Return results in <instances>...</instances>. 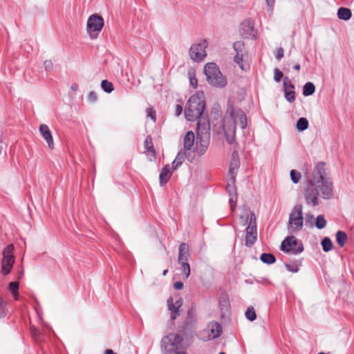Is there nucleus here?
Segmentation results:
<instances>
[{
    "label": "nucleus",
    "mask_w": 354,
    "mask_h": 354,
    "mask_svg": "<svg viewBox=\"0 0 354 354\" xmlns=\"http://www.w3.org/2000/svg\"><path fill=\"white\" fill-rule=\"evenodd\" d=\"M325 163H317L313 171V177L308 179L304 189V198L307 205L316 207L319 205V196L328 199L333 195V184L325 178Z\"/></svg>",
    "instance_id": "obj_1"
},
{
    "label": "nucleus",
    "mask_w": 354,
    "mask_h": 354,
    "mask_svg": "<svg viewBox=\"0 0 354 354\" xmlns=\"http://www.w3.org/2000/svg\"><path fill=\"white\" fill-rule=\"evenodd\" d=\"M205 109L204 93L203 92H197L189 97L185 106V116L189 121L198 120V122L202 118L208 120L207 117L203 115Z\"/></svg>",
    "instance_id": "obj_2"
},
{
    "label": "nucleus",
    "mask_w": 354,
    "mask_h": 354,
    "mask_svg": "<svg viewBox=\"0 0 354 354\" xmlns=\"http://www.w3.org/2000/svg\"><path fill=\"white\" fill-rule=\"evenodd\" d=\"M240 125L244 129L247 127V117L245 113L240 110H232L230 118L225 119L223 124V130L226 140L229 143H232L235 139L236 126Z\"/></svg>",
    "instance_id": "obj_3"
},
{
    "label": "nucleus",
    "mask_w": 354,
    "mask_h": 354,
    "mask_svg": "<svg viewBox=\"0 0 354 354\" xmlns=\"http://www.w3.org/2000/svg\"><path fill=\"white\" fill-rule=\"evenodd\" d=\"M210 140V124L209 120L202 118L197 122V137L196 142V152L203 155L209 146Z\"/></svg>",
    "instance_id": "obj_4"
},
{
    "label": "nucleus",
    "mask_w": 354,
    "mask_h": 354,
    "mask_svg": "<svg viewBox=\"0 0 354 354\" xmlns=\"http://www.w3.org/2000/svg\"><path fill=\"white\" fill-rule=\"evenodd\" d=\"M204 73L206 75L207 82L212 86L216 88H224L227 84V80L222 74L219 68L215 63H207L205 65Z\"/></svg>",
    "instance_id": "obj_5"
},
{
    "label": "nucleus",
    "mask_w": 354,
    "mask_h": 354,
    "mask_svg": "<svg viewBox=\"0 0 354 354\" xmlns=\"http://www.w3.org/2000/svg\"><path fill=\"white\" fill-rule=\"evenodd\" d=\"M304 226L303 207L300 204L294 206L289 214L287 225L290 233L294 234L301 231Z\"/></svg>",
    "instance_id": "obj_6"
},
{
    "label": "nucleus",
    "mask_w": 354,
    "mask_h": 354,
    "mask_svg": "<svg viewBox=\"0 0 354 354\" xmlns=\"http://www.w3.org/2000/svg\"><path fill=\"white\" fill-rule=\"evenodd\" d=\"M182 342V337L177 333H170L162 339V348L165 354H175L178 353Z\"/></svg>",
    "instance_id": "obj_7"
},
{
    "label": "nucleus",
    "mask_w": 354,
    "mask_h": 354,
    "mask_svg": "<svg viewBox=\"0 0 354 354\" xmlns=\"http://www.w3.org/2000/svg\"><path fill=\"white\" fill-rule=\"evenodd\" d=\"M104 24V19L97 14L92 15L88 17L86 30L91 39L97 38Z\"/></svg>",
    "instance_id": "obj_8"
},
{
    "label": "nucleus",
    "mask_w": 354,
    "mask_h": 354,
    "mask_svg": "<svg viewBox=\"0 0 354 354\" xmlns=\"http://www.w3.org/2000/svg\"><path fill=\"white\" fill-rule=\"evenodd\" d=\"M13 250V245L10 244L6 246L3 251V259L1 260V272L4 275H7L10 272L15 263Z\"/></svg>",
    "instance_id": "obj_9"
},
{
    "label": "nucleus",
    "mask_w": 354,
    "mask_h": 354,
    "mask_svg": "<svg viewBox=\"0 0 354 354\" xmlns=\"http://www.w3.org/2000/svg\"><path fill=\"white\" fill-rule=\"evenodd\" d=\"M281 250L286 253L297 254L304 250V247L301 241H298L295 236H290L282 241Z\"/></svg>",
    "instance_id": "obj_10"
},
{
    "label": "nucleus",
    "mask_w": 354,
    "mask_h": 354,
    "mask_svg": "<svg viewBox=\"0 0 354 354\" xmlns=\"http://www.w3.org/2000/svg\"><path fill=\"white\" fill-rule=\"evenodd\" d=\"M257 230L256 216L254 212H250V220L246 228L245 245L252 246L257 241Z\"/></svg>",
    "instance_id": "obj_11"
},
{
    "label": "nucleus",
    "mask_w": 354,
    "mask_h": 354,
    "mask_svg": "<svg viewBox=\"0 0 354 354\" xmlns=\"http://www.w3.org/2000/svg\"><path fill=\"white\" fill-rule=\"evenodd\" d=\"M207 46L206 40H203L198 44H194L189 49V55L194 62L203 60L207 55L205 48Z\"/></svg>",
    "instance_id": "obj_12"
},
{
    "label": "nucleus",
    "mask_w": 354,
    "mask_h": 354,
    "mask_svg": "<svg viewBox=\"0 0 354 354\" xmlns=\"http://www.w3.org/2000/svg\"><path fill=\"white\" fill-rule=\"evenodd\" d=\"M183 299L178 296L170 297L167 299V306L171 313L170 318L171 320H174L180 316V308L183 306Z\"/></svg>",
    "instance_id": "obj_13"
},
{
    "label": "nucleus",
    "mask_w": 354,
    "mask_h": 354,
    "mask_svg": "<svg viewBox=\"0 0 354 354\" xmlns=\"http://www.w3.org/2000/svg\"><path fill=\"white\" fill-rule=\"evenodd\" d=\"M239 31L241 35L246 39L255 38L257 33L254 26V22L251 19H248L241 24Z\"/></svg>",
    "instance_id": "obj_14"
},
{
    "label": "nucleus",
    "mask_w": 354,
    "mask_h": 354,
    "mask_svg": "<svg viewBox=\"0 0 354 354\" xmlns=\"http://www.w3.org/2000/svg\"><path fill=\"white\" fill-rule=\"evenodd\" d=\"M283 87L286 100L289 102H294L295 100V86L288 77L283 78Z\"/></svg>",
    "instance_id": "obj_15"
},
{
    "label": "nucleus",
    "mask_w": 354,
    "mask_h": 354,
    "mask_svg": "<svg viewBox=\"0 0 354 354\" xmlns=\"http://www.w3.org/2000/svg\"><path fill=\"white\" fill-rule=\"evenodd\" d=\"M207 332H209V339H215L218 337L222 333L221 326L216 322L209 323L207 327Z\"/></svg>",
    "instance_id": "obj_16"
},
{
    "label": "nucleus",
    "mask_w": 354,
    "mask_h": 354,
    "mask_svg": "<svg viewBox=\"0 0 354 354\" xmlns=\"http://www.w3.org/2000/svg\"><path fill=\"white\" fill-rule=\"evenodd\" d=\"M39 132L41 134L43 138L46 141L48 147L50 149H53V138L48 127L46 124H41L39 126Z\"/></svg>",
    "instance_id": "obj_17"
},
{
    "label": "nucleus",
    "mask_w": 354,
    "mask_h": 354,
    "mask_svg": "<svg viewBox=\"0 0 354 354\" xmlns=\"http://www.w3.org/2000/svg\"><path fill=\"white\" fill-rule=\"evenodd\" d=\"M197 322L196 310L194 307H191L187 310V315L185 319V326L186 328L194 327Z\"/></svg>",
    "instance_id": "obj_18"
},
{
    "label": "nucleus",
    "mask_w": 354,
    "mask_h": 354,
    "mask_svg": "<svg viewBox=\"0 0 354 354\" xmlns=\"http://www.w3.org/2000/svg\"><path fill=\"white\" fill-rule=\"evenodd\" d=\"M239 166L240 162L238 158V154L236 152H234L232 154V159L229 166V173L231 176V179L232 180H233V183L235 181L236 171L239 169Z\"/></svg>",
    "instance_id": "obj_19"
},
{
    "label": "nucleus",
    "mask_w": 354,
    "mask_h": 354,
    "mask_svg": "<svg viewBox=\"0 0 354 354\" xmlns=\"http://www.w3.org/2000/svg\"><path fill=\"white\" fill-rule=\"evenodd\" d=\"M190 257L189 245L185 243H181L178 247V262L187 261Z\"/></svg>",
    "instance_id": "obj_20"
},
{
    "label": "nucleus",
    "mask_w": 354,
    "mask_h": 354,
    "mask_svg": "<svg viewBox=\"0 0 354 354\" xmlns=\"http://www.w3.org/2000/svg\"><path fill=\"white\" fill-rule=\"evenodd\" d=\"M171 174L172 171L170 169V166L169 165H167L165 167L162 168L159 176L160 186L165 185L169 181Z\"/></svg>",
    "instance_id": "obj_21"
},
{
    "label": "nucleus",
    "mask_w": 354,
    "mask_h": 354,
    "mask_svg": "<svg viewBox=\"0 0 354 354\" xmlns=\"http://www.w3.org/2000/svg\"><path fill=\"white\" fill-rule=\"evenodd\" d=\"M195 142V136L193 131H188L183 139L184 149L186 151L191 150L194 147Z\"/></svg>",
    "instance_id": "obj_22"
},
{
    "label": "nucleus",
    "mask_w": 354,
    "mask_h": 354,
    "mask_svg": "<svg viewBox=\"0 0 354 354\" xmlns=\"http://www.w3.org/2000/svg\"><path fill=\"white\" fill-rule=\"evenodd\" d=\"M351 11L348 8L342 7L337 10V16L340 19L347 21L351 19Z\"/></svg>",
    "instance_id": "obj_23"
},
{
    "label": "nucleus",
    "mask_w": 354,
    "mask_h": 354,
    "mask_svg": "<svg viewBox=\"0 0 354 354\" xmlns=\"http://www.w3.org/2000/svg\"><path fill=\"white\" fill-rule=\"evenodd\" d=\"M247 55L246 53H236L234 57V62L239 66L240 68L243 71L248 70V66L244 64V57Z\"/></svg>",
    "instance_id": "obj_24"
},
{
    "label": "nucleus",
    "mask_w": 354,
    "mask_h": 354,
    "mask_svg": "<svg viewBox=\"0 0 354 354\" xmlns=\"http://www.w3.org/2000/svg\"><path fill=\"white\" fill-rule=\"evenodd\" d=\"M184 160H185V152L180 151L177 153L176 158L174 159V160L172 162L173 171L176 170L182 165Z\"/></svg>",
    "instance_id": "obj_25"
},
{
    "label": "nucleus",
    "mask_w": 354,
    "mask_h": 354,
    "mask_svg": "<svg viewBox=\"0 0 354 354\" xmlns=\"http://www.w3.org/2000/svg\"><path fill=\"white\" fill-rule=\"evenodd\" d=\"M145 148L146 151L149 154H151L153 156H156V151L153 147V144L152 142V138L151 136H147L145 140Z\"/></svg>",
    "instance_id": "obj_26"
},
{
    "label": "nucleus",
    "mask_w": 354,
    "mask_h": 354,
    "mask_svg": "<svg viewBox=\"0 0 354 354\" xmlns=\"http://www.w3.org/2000/svg\"><path fill=\"white\" fill-rule=\"evenodd\" d=\"M187 75L189 80L190 85L196 88L198 86V80L196 77V71L193 68H189L187 71Z\"/></svg>",
    "instance_id": "obj_27"
},
{
    "label": "nucleus",
    "mask_w": 354,
    "mask_h": 354,
    "mask_svg": "<svg viewBox=\"0 0 354 354\" xmlns=\"http://www.w3.org/2000/svg\"><path fill=\"white\" fill-rule=\"evenodd\" d=\"M348 240V236L346 232L343 231H338L336 233V241L340 247H344Z\"/></svg>",
    "instance_id": "obj_28"
},
{
    "label": "nucleus",
    "mask_w": 354,
    "mask_h": 354,
    "mask_svg": "<svg viewBox=\"0 0 354 354\" xmlns=\"http://www.w3.org/2000/svg\"><path fill=\"white\" fill-rule=\"evenodd\" d=\"M315 91V86L312 82H307L304 84L303 88V95L304 96H309L313 95Z\"/></svg>",
    "instance_id": "obj_29"
},
{
    "label": "nucleus",
    "mask_w": 354,
    "mask_h": 354,
    "mask_svg": "<svg viewBox=\"0 0 354 354\" xmlns=\"http://www.w3.org/2000/svg\"><path fill=\"white\" fill-rule=\"evenodd\" d=\"M260 259L265 263L272 264L276 261L274 256L270 253H263L261 255Z\"/></svg>",
    "instance_id": "obj_30"
},
{
    "label": "nucleus",
    "mask_w": 354,
    "mask_h": 354,
    "mask_svg": "<svg viewBox=\"0 0 354 354\" xmlns=\"http://www.w3.org/2000/svg\"><path fill=\"white\" fill-rule=\"evenodd\" d=\"M298 131H303L308 129V121L306 118H300L296 124Z\"/></svg>",
    "instance_id": "obj_31"
},
{
    "label": "nucleus",
    "mask_w": 354,
    "mask_h": 354,
    "mask_svg": "<svg viewBox=\"0 0 354 354\" xmlns=\"http://www.w3.org/2000/svg\"><path fill=\"white\" fill-rule=\"evenodd\" d=\"M321 244H322L323 250L326 252L330 251L333 246L330 239L328 237H324L322 239Z\"/></svg>",
    "instance_id": "obj_32"
},
{
    "label": "nucleus",
    "mask_w": 354,
    "mask_h": 354,
    "mask_svg": "<svg viewBox=\"0 0 354 354\" xmlns=\"http://www.w3.org/2000/svg\"><path fill=\"white\" fill-rule=\"evenodd\" d=\"M180 265L182 272L183 273L185 279H187L190 275V266L187 261H183L178 263Z\"/></svg>",
    "instance_id": "obj_33"
},
{
    "label": "nucleus",
    "mask_w": 354,
    "mask_h": 354,
    "mask_svg": "<svg viewBox=\"0 0 354 354\" xmlns=\"http://www.w3.org/2000/svg\"><path fill=\"white\" fill-rule=\"evenodd\" d=\"M19 284L17 281L10 282L9 283V290L15 297V300L18 299V290Z\"/></svg>",
    "instance_id": "obj_34"
},
{
    "label": "nucleus",
    "mask_w": 354,
    "mask_h": 354,
    "mask_svg": "<svg viewBox=\"0 0 354 354\" xmlns=\"http://www.w3.org/2000/svg\"><path fill=\"white\" fill-rule=\"evenodd\" d=\"M245 317L250 322L255 320L257 318V315L254 307L249 306L245 313Z\"/></svg>",
    "instance_id": "obj_35"
},
{
    "label": "nucleus",
    "mask_w": 354,
    "mask_h": 354,
    "mask_svg": "<svg viewBox=\"0 0 354 354\" xmlns=\"http://www.w3.org/2000/svg\"><path fill=\"white\" fill-rule=\"evenodd\" d=\"M233 48L236 53H246L244 43L241 41L234 42Z\"/></svg>",
    "instance_id": "obj_36"
},
{
    "label": "nucleus",
    "mask_w": 354,
    "mask_h": 354,
    "mask_svg": "<svg viewBox=\"0 0 354 354\" xmlns=\"http://www.w3.org/2000/svg\"><path fill=\"white\" fill-rule=\"evenodd\" d=\"M101 87L106 93H111L114 89L113 84L106 80L102 81Z\"/></svg>",
    "instance_id": "obj_37"
},
{
    "label": "nucleus",
    "mask_w": 354,
    "mask_h": 354,
    "mask_svg": "<svg viewBox=\"0 0 354 354\" xmlns=\"http://www.w3.org/2000/svg\"><path fill=\"white\" fill-rule=\"evenodd\" d=\"M326 220L325 219L324 215H319L316 218L315 226L321 230L326 227Z\"/></svg>",
    "instance_id": "obj_38"
},
{
    "label": "nucleus",
    "mask_w": 354,
    "mask_h": 354,
    "mask_svg": "<svg viewBox=\"0 0 354 354\" xmlns=\"http://www.w3.org/2000/svg\"><path fill=\"white\" fill-rule=\"evenodd\" d=\"M219 304L222 308H227L229 306V299L226 293H222L219 297Z\"/></svg>",
    "instance_id": "obj_39"
},
{
    "label": "nucleus",
    "mask_w": 354,
    "mask_h": 354,
    "mask_svg": "<svg viewBox=\"0 0 354 354\" xmlns=\"http://www.w3.org/2000/svg\"><path fill=\"white\" fill-rule=\"evenodd\" d=\"M301 174L299 171L292 169L290 171V178L293 183L297 184L299 182Z\"/></svg>",
    "instance_id": "obj_40"
},
{
    "label": "nucleus",
    "mask_w": 354,
    "mask_h": 354,
    "mask_svg": "<svg viewBox=\"0 0 354 354\" xmlns=\"http://www.w3.org/2000/svg\"><path fill=\"white\" fill-rule=\"evenodd\" d=\"M300 266V263H297V262H294V263H286L285 264V267L286 268V269L289 271V272H293V273H296L299 271V267Z\"/></svg>",
    "instance_id": "obj_41"
},
{
    "label": "nucleus",
    "mask_w": 354,
    "mask_h": 354,
    "mask_svg": "<svg viewBox=\"0 0 354 354\" xmlns=\"http://www.w3.org/2000/svg\"><path fill=\"white\" fill-rule=\"evenodd\" d=\"M250 220V213L245 212L244 214L240 216V222L243 225H245L249 223Z\"/></svg>",
    "instance_id": "obj_42"
},
{
    "label": "nucleus",
    "mask_w": 354,
    "mask_h": 354,
    "mask_svg": "<svg viewBox=\"0 0 354 354\" xmlns=\"http://www.w3.org/2000/svg\"><path fill=\"white\" fill-rule=\"evenodd\" d=\"M229 202L230 204V207H231L232 211H234L236 206V202H237L236 194L230 196Z\"/></svg>",
    "instance_id": "obj_43"
},
{
    "label": "nucleus",
    "mask_w": 354,
    "mask_h": 354,
    "mask_svg": "<svg viewBox=\"0 0 354 354\" xmlns=\"http://www.w3.org/2000/svg\"><path fill=\"white\" fill-rule=\"evenodd\" d=\"M283 73L278 68H275L274 71V80L277 82H279L283 77Z\"/></svg>",
    "instance_id": "obj_44"
},
{
    "label": "nucleus",
    "mask_w": 354,
    "mask_h": 354,
    "mask_svg": "<svg viewBox=\"0 0 354 354\" xmlns=\"http://www.w3.org/2000/svg\"><path fill=\"white\" fill-rule=\"evenodd\" d=\"M147 117L150 118L153 120V122H156V111L153 110V109L151 107H149L147 109Z\"/></svg>",
    "instance_id": "obj_45"
},
{
    "label": "nucleus",
    "mask_w": 354,
    "mask_h": 354,
    "mask_svg": "<svg viewBox=\"0 0 354 354\" xmlns=\"http://www.w3.org/2000/svg\"><path fill=\"white\" fill-rule=\"evenodd\" d=\"M234 184V182H232V185H227V186L226 187V190L227 191L229 196L236 194V189Z\"/></svg>",
    "instance_id": "obj_46"
},
{
    "label": "nucleus",
    "mask_w": 354,
    "mask_h": 354,
    "mask_svg": "<svg viewBox=\"0 0 354 354\" xmlns=\"http://www.w3.org/2000/svg\"><path fill=\"white\" fill-rule=\"evenodd\" d=\"M315 218L314 216L311 214H307L306 216V224L309 223L312 227L314 225Z\"/></svg>",
    "instance_id": "obj_47"
},
{
    "label": "nucleus",
    "mask_w": 354,
    "mask_h": 354,
    "mask_svg": "<svg viewBox=\"0 0 354 354\" xmlns=\"http://www.w3.org/2000/svg\"><path fill=\"white\" fill-rule=\"evenodd\" d=\"M44 66L46 71H49L52 70L53 64L51 60H46L44 62Z\"/></svg>",
    "instance_id": "obj_48"
},
{
    "label": "nucleus",
    "mask_w": 354,
    "mask_h": 354,
    "mask_svg": "<svg viewBox=\"0 0 354 354\" xmlns=\"http://www.w3.org/2000/svg\"><path fill=\"white\" fill-rule=\"evenodd\" d=\"M88 100L91 102H95L97 100V95L94 91H91L88 95Z\"/></svg>",
    "instance_id": "obj_49"
},
{
    "label": "nucleus",
    "mask_w": 354,
    "mask_h": 354,
    "mask_svg": "<svg viewBox=\"0 0 354 354\" xmlns=\"http://www.w3.org/2000/svg\"><path fill=\"white\" fill-rule=\"evenodd\" d=\"M283 57V49L282 48H279L277 50L276 58L279 60Z\"/></svg>",
    "instance_id": "obj_50"
},
{
    "label": "nucleus",
    "mask_w": 354,
    "mask_h": 354,
    "mask_svg": "<svg viewBox=\"0 0 354 354\" xmlns=\"http://www.w3.org/2000/svg\"><path fill=\"white\" fill-rule=\"evenodd\" d=\"M183 112V107L180 104L176 105L175 107V114L176 116H179Z\"/></svg>",
    "instance_id": "obj_51"
},
{
    "label": "nucleus",
    "mask_w": 354,
    "mask_h": 354,
    "mask_svg": "<svg viewBox=\"0 0 354 354\" xmlns=\"http://www.w3.org/2000/svg\"><path fill=\"white\" fill-rule=\"evenodd\" d=\"M174 288L176 290H181L183 288V283L181 281H176L174 283Z\"/></svg>",
    "instance_id": "obj_52"
},
{
    "label": "nucleus",
    "mask_w": 354,
    "mask_h": 354,
    "mask_svg": "<svg viewBox=\"0 0 354 354\" xmlns=\"http://www.w3.org/2000/svg\"><path fill=\"white\" fill-rule=\"evenodd\" d=\"M5 315L4 307L2 304V299L0 298V317Z\"/></svg>",
    "instance_id": "obj_53"
},
{
    "label": "nucleus",
    "mask_w": 354,
    "mask_h": 354,
    "mask_svg": "<svg viewBox=\"0 0 354 354\" xmlns=\"http://www.w3.org/2000/svg\"><path fill=\"white\" fill-rule=\"evenodd\" d=\"M104 354H115L111 349H106Z\"/></svg>",
    "instance_id": "obj_54"
},
{
    "label": "nucleus",
    "mask_w": 354,
    "mask_h": 354,
    "mask_svg": "<svg viewBox=\"0 0 354 354\" xmlns=\"http://www.w3.org/2000/svg\"><path fill=\"white\" fill-rule=\"evenodd\" d=\"M78 88V85L76 84H74L71 86V89L73 91H76Z\"/></svg>",
    "instance_id": "obj_55"
},
{
    "label": "nucleus",
    "mask_w": 354,
    "mask_h": 354,
    "mask_svg": "<svg viewBox=\"0 0 354 354\" xmlns=\"http://www.w3.org/2000/svg\"><path fill=\"white\" fill-rule=\"evenodd\" d=\"M266 1H267L268 5L270 6L274 3V0H266Z\"/></svg>",
    "instance_id": "obj_56"
},
{
    "label": "nucleus",
    "mask_w": 354,
    "mask_h": 354,
    "mask_svg": "<svg viewBox=\"0 0 354 354\" xmlns=\"http://www.w3.org/2000/svg\"><path fill=\"white\" fill-rule=\"evenodd\" d=\"M294 68H295V70H297V71H299V70H300V68H301V66H300V65H299V64H295V65L294 66Z\"/></svg>",
    "instance_id": "obj_57"
},
{
    "label": "nucleus",
    "mask_w": 354,
    "mask_h": 354,
    "mask_svg": "<svg viewBox=\"0 0 354 354\" xmlns=\"http://www.w3.org/2000/svg\"><path fill=\"white\" fill-rule=\"evenodd\" d=\"M32 334L34 337H36L37 335V330L36 329H33L32 330Z\"/></svg>",
    "instance_id": "obj_58"
},
{
    "label": "nucleus",
    "mask_w": 354,
    "mask_h": 354,
    "mask_svg": "<svg viewBox=\"0 0 354 354\" xmlns=\"http://www.w3.org/2000/svg\"><path fill=\"white\" fill-rule=\"evenodd\" d=\"M167 272H168V270H165L163 271V272H162V274H163L164 276H165V275L167 274Z\"/></svg>",
    "instance_id": "obj_59"
},
{
    "label": "nucleus",
    "mask_w": 354,
    "mask_h": 354,
    "mask_svg": "<svg viewBox=\"0 0 354 354\" xmlns=\"http://www.w3.org/2000/svg\"><path fill=\"white\" fill-rule=\"evenodd\" d=\"M175 354H187V353L184 352V351H180V352H178Z\"/></svg>",
    "instance_id": "obj_60"
},
{
    "label": "nucleus",
    "mask_w": 354,
    "mask_h": 354,
    "mask_svg": "<svg viewBox=\"0 0 354 354\" xmlns=\"http://www.w3.org/2000/svg\"><path fill=\"white\" fill-rule=\"evenodd\" d=\"M219 354H225V353H223V352H221V353H219Z\"/></svg>",
    "instance_id": "obj_61"
},
{
    "label": "nucleus",
    "mask_w": 354,
    "mask_h": 354,
    "mask_svg": "<svg viewBox=\"0 0 354 354\" xmlns=\"http://www.w3.org/2000/svg\"><path fill=\"white\" fill-rule=\"evenodd\" d=\"M319 354H324V353H319Z\"/></svg>",
    "instance_id": "obj_62"
}]
</instances>
